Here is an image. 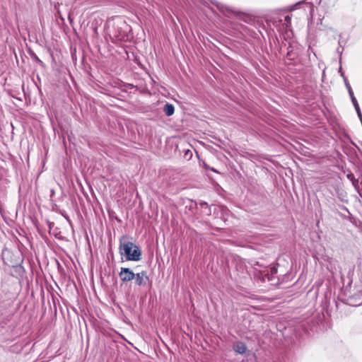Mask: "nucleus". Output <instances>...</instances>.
<instances>
[{
	"label": "nucleus",
	"mask_w": 362,
	"mask_h": 362,
	"mask_svg": "<svg viewBox=\"0 0 362 362\" xmlns=\"http://www.w3.org/2000/svg\"><path fill=\"white\" fill-rule=\"evenodd\" d=\"M135 284L139 286H144L148 281V276L147 272L142 271L139 273L135 274Z\"/></svg>",
	"instance_id": "obj_3"
},
{
	"label": "nucleus",
	"mask_w": 362,
	"mask_h": 362,
	"mask_svg": "<svg viewBox=\"0 0 362 362\" xmlns=\"http://www.w3.org/2000/svg\"><path fill=\"white\" fill-rule=\"evenodd\" d=\"M119 276L122 282L126 283L133 280L135 274L129 268L121 267Z\"/></svg>",
	"instance_id": "obj_2"
},
{
	"label": "nucleus",
	"mask_w": 362,
	"mask_h": 362,
	"mask_svg": "<svg viewBox=\"0 0 362 362\" xmlns=\"http://www.w3.org/2000/svg\"><path fill=\"white\" fill-rule=\"evenodd\" d=\"M119 40H124V35H119L118 36Z\"/></svg>",
	"instance_id": "obj_10"
},
{
	"label": "nucleus",
	"mask_w": 362,
	"mask_h": 362,
	"mask_svg": "<svg viewBox=\"0 0 362 362\" xmlns=\"http://www.w3.org/2000/svg\"><path fill=\"white\" fill-rule=\"evenodd\" d=\"M119 254L124 257L127 261H139L141 259V252L139 247L132 242L120 240Z\"/></svg>",
	"instance_id": "obj_1"
},
{
	"label": "nucleus",
	"mask_w": 362,
	"mask_h": 362,
	"mask_svg": "<svg viewBox=\"0 0 362 362\" xmlns=\"http://www.w3.org/2000/svg\"><path fill=\"white\" fill-rule=\"evenodd\" d=\"M291 18L289 16H286L284 18V21L286 23L287 25L291 23Z\"/></svg>",
	"instance_id": "obj_7"
},
{
	"label": "nucleus",
	"mask_w": 362,
	"mask_h": 362,
	"mask_svg": "<svg viewBox=\"0 0 362 362\" xmlns=\"http://www.w3.org/2000/svg\"><path fill=\"white\" fill-rule=\"evenodd\" d=\"M267 279L268 281H270L271 279H270V276L268 274H264V281H265V279Z\"/></svg>",
	"instance_id": "obj_8"
},
{
	"label": "nucleus",
	"mask_w": 362,
	"mask_h": 362,
	"mask_svg": "<svg viewBox=\"0 0 362 362\" xmlns=\"http://www.w3.org/2000/svg\"><path fill=\"white\" fill-rule=\"evenodd\" d=\"M344 83H345V86L348 90V92H349V96L351 98V102L352 103H354V101H357V100L356 99L354 95V92L352 90V88L347 80L346 78H344Z\"/></svg>",
	"instance_id": "obj_6"
},
{
	"label": "nucleus",
	"mask_w": 362,
	"mask_h": 362,
	"mask_svg": "<svg viewBox=\"0 0 362 362\" xmlns=\"http://www.w3.org/2000/svg\"><path fill=\"white\" fill-rule=\"evenodd\" d=\"M163 112L167 116H171L174 114L175 107L172 104L166 103L164 105Z\"/></svg>",
	"instance_id": "obj_5"
},
{
	"label": "nucleus",
	"mask_w": 362,
	"mask_h": 362,
	"mask_svg": "<svg viewBox=\"0 0 362 362\" xmlns=\"http://www.w3.org/2000/svg\"><path fill=\"white\" fill-rule=\"evenodd\" d=\"M339 73L341 74V76L343 77V78L344 79V78H346V76H344V73L341 71V69L340 68L339 69Z\"/></svg>",
	"instance_id": "obj_9"
},
{
	"label": "nucleus",
	"mask_w": 362,
	"mask_h": 362,
	"mask_svg": "<svg viewBox=\"0 0 362 362\" xmlns=\"http://www.w3.org/2000/svg\"><path fill=\"white\" fill-rule=\"evenodd\" d=\"M271 272H272V274H274V273H276V269H274V268H272V269H271Z\"/></svg>",
	"instance_id": "obj_11"
},
{
	"label": "nucleus",
	"mask_w": 362,
	"mask_h": 362,
	"mask_svg": "<svg viewBox=\"0 0 362 362\" xmlns=\"http://www.w3.org/2000/svg\"><path fill=\"white\" fill-rule=\"evenodd\" d=\"M233 349L239 354H244L247 351V346L243 341H235L233 344Z\"/></svg>",
	"instance_id": "obj_4"
}]
</instances>
